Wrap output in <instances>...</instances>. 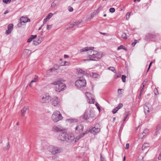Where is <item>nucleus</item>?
Here are the masks:
<instances>
[{
    "instance_id": "obj_1",
    "label": "nucleus",
    "mask_w": 161,
    "mask_h": 161,
    "mask_svg": "<svg viewBox=\"0 0 161 161\" xmlns=\"http://www.w3.org/2000/svg\"><path fill=\"white\" fill-rule=\"evenodd\" d=\"M94 47H86L81 49L79 51L80 53L87 51L88 57L86 59H84L83 61H95V58H100L102 56V54L93 49Z\"/></svg>"
},
{
    "instance_id": "obj_2",
    "label": "nucleus",
    "mask_w": 161,
    "mask_h": 161,
    "mask_svg": "<svg viewBox=\"0 0 161 161\" xmlns=\"http://www.w3.org/2000/svg\"><path fill=\"white\" fill-rule=\"evenodd\" d=\"M52 84L55 86V89L56 91L60 92L64 90L66 88V86L63 83V81L58 79L55 81Z\"/></svg>"
},
{
    "instance_id": "obj_3",
    "label": "nucleus",
    "mask_w": 161,
    "mask_h": 161,
    "mask_svg": "<svg viewBox=\"0 0 161 161\" xmlns=\"http://www.w3.org/2000/svg\"><path fill=\"white\" fill-rule=\"evenodd\" d=\"M58 138L59 140L62 141L72 142L74 139V136L72 134L63 132L59 135Z\"/></svg>"
},
{
    "instance_id": "obj_4",
    "label": "nucleus",
    "mask_w": 161,
    "mask_h": 161,
    "mask_svg": "<svg viewBox=\"0 0 161 161\" xmlns=\"http://www.w3.org/2000/svg\"><path fill=\"white\" fill-rule=\"evenodd\" d=\"M63 117L59 111L56 110L54 112L52 116V119L54 122H57L62 119Z\"/></svg>"
},
{
    "instance_id": "obj_5",
    "label": "nucleus",
    "mask_w": 161,
    "mask_h": 161,
    "mask_svg": "<svg viewBox=\"0 0 161 161\" xmlns=\"http://www.w3.org/2000/svg\"><path fill=\"white\" fill-rule=\"evenodd\" d=\"M49 149L50 152L53 155L57 154L63 152V149L62 148L53 146H49Z\"/></svg>"
},
{
    "instance_id": "obj_6",
    "label": "nucleus",
    "mask_w": 161,
    "mask_h": 161,
    "mask_svg": "<svg viewBox=\"0 0 161 161\" xmlns=\"http://www.w3.org/2000/svg\"><path fill=\"white\" fill-rule=\"evenodd\" d=\"M51 97L47 93H44L41 96L40 101L42 103H47L50 101Z\"/></svg>"
},
{
    "instance_id": "obj_7",
    "label": "nucleus",
    "mask_w": 161,
    "mask_h": 161,
    "mask_svg": "<svg viewBox=\"0 0 161 161\" xmlns=\"http://www.w3.org/2000/svg\"><path fill=\"white\" fill-rule=\"evenodd\" d=\"M50 103L51 105L54 107H58L60 106L61 100L58 97L54 96L50 100Z\"/></svg>"
},
{
    "instance_id": "obj_8",
    "label": "nucleus",
    "mask_w": 161,
    "mask_h": 161,
    "mask_svg": "<svg viewBox=\"0 0 161 161\" xmlns=\"http://www.w3.org/2000/svg\"><path fill=\"white\" fill-rule=\"evenodd\" d=\"M94 117V111L92 109H90L89 110H88L86 112L83 116V118L87 120L92 119Z\"/></svg>"
},
{
    "instance_id": "obj_9",
    "label": "nucleus",
    "mask_w": 161,
    "mask_h": 161,
    "mask_svg": "<svg viewBox=\"0 0 161 161\" xmlns=\"http://www.w3.org/2000/svg\"><path fill=\"white\" fill-rule=\"evenodd\" d=\"M86 80L82 78L77 80L75 82V85L78 88H81L86 86Z\"/></svg>"
},
{
    "instance_id": "obj_10",
    "label": "nucleus",
    "mask_w": 161,
    "mask_h": 161,
    "mask_svg": "<svg viewBox=\"0 0 161 161\" xmlns=\"http://www.w3.org/2000/svg\"><path fill=\"white\" fill-rule=\"evenodd\" d=\"M100 130V126L99 124H97L94 127L92 128L90 131V132L93 135H96L98 133Z\"/></svg>"
},
{
    "instance_id": "obj_11",
    "label": "nucleus",
    "mask_w": 161,
    "mask_h": 161,
    "mask_svg": "<svg viewBox=\"0 0 161 161\" xmlns=\"http://www.w3.org/2000/svg\"><path fill=\"white\" fill-rule=\"evenodd\" d=\"M65 128L63 127L60 125H54L53 127L52 130L56 132H61L65 131Z\"/></svg>"
},
{
    "instance_id": "obj_12",
    "label": "nucleus",
    "mask_w": 161,
    "mask_h": 161,
    "mask_svg": "<svg viewBox=\"0 0 161 161\" xmlns=\"http://www.w3.org/2000/svg\"><path fill=\"white\" fill-rule=\"evenodd\" d=\"M85 94L88 99V101L89 103H93L94 99L93 96L89 92H86Z\"/></svg>"
},
{
    "instance_id": "obj_13",
    "label": "nucleus",
    "mask_w": 161,
    "mask_h": 161,
    "mask_svg": "<svg viewBox=\"0 0 161 161\" xmlns=\"http://www.w3.org/2000/svg\"><path fill=\"white\" fill-rule=\"evenodd\" d=\"M149 106L150 105L148 104H145L144 106V111L146 114H148L151 110V108H149Z\"/></svg>"
},
{
    "instance_id": "obj_14",
    "label": "nucleus",
    "mask_w": 161,
    "mask_h": 161,
    "mask_svg": "<svg viewBox=\"0 0 161 161\" xmlns=\"http://www.w3.org/2000/svg\"><path fill=\"white\" fill-rule=\"evenodd\" d=\"M29 109V107L28 106H25L21 110V116L22 117H25V113Z\"/></svg>"
},
{
    "instance_id": "obj_15",
    "label": "nucleus",
    "mask_w": 161,
    "mask_h": 161,
    "mask_svg": "<svg viewBox=\"0 0 161 161\" xmlns=\"http://www.w3.org/2000/svg\"><path fill=\"white\" fill-rule=\"evenodd\" d=\"M83 129V126L82 125H79L77 126L75 129L76 133H79L81 132Z\"/></svg>"
},
{
    "instance_id": "obj_16",
    "label": "nucleus",
    "mask_w": 161,
    "mask_h": 161,
    "mask_svg": "<svg viewBox=\"0 0 161 161\" xmlns=\"http://www.w3.org/2000/svg\"><path fill=\"white\" fill-rule=\"evenodd\" d=\"M20 20L21 22L24 23L29 22L31 21L30 19H29L24 17H22L20 19Z\"/></svg>"
},
{
    "instance_id": "obj_17",
    "label": "nucleus",
    "mask_w": 161,
    "mask_h": 161,
    "mask_svg": "<svg viewBox=\"0 0 161 161\" xmlns=\"http://www.w3.org/2000/svg\"><path fill=\"white\" fill-rule=\"evenodd\" d=\"M149 145L148 143H145L143 145L142 149L143 150H145V149L147 151L148 150V148L149 147Z\"/></svg>"
},
{
    "instance_id": "obj_18",
    "label": "nucleus",
    "mask_w": 161,
    "mask_h": 161,
    "mask_svg": "<svg viewBox=\"0 0 161 161\" xmlns=\"http://www.w3.org/2000/svg\"><path fill=\"white\" fill-rule=\"evenodd\" d=\"M155 36L151 34H148L146 35V38L147 39L152 40V39L154 38Z\"/></svg>"
},
{
    "instance_id": "obj_19",
    "label": "nucleus",
    "mask_w": 161,
    "mask_h": 161,
    "mask_svg": "<svg viewBox=\"0 0 161 161\" xmlns=\"http://www.w3.org/2000/svg\"><path fill=\"white\" fill-rule=\"evenodd\" d=\"M124 90L122 89H119L118 90V96L121 97L123 92Z\"/></svg>"
},
{
    "instance_id": "obj_20",
    "label": "nucleus",
    "mask_w": 161,
    "mask_h": 161,
    "mask_svg": "<svg viewBox=\"0 0 161 161\" xmlns=\"http://www.w3.org/2000/svg\"><path fill=\"white\" fill-rule=\"evenodd\" d=\"M37 36L36 35H31L30 37L28 39L27 42H30L33 39L36 38Z\"/></svg>"
},
{
    "instance_id": "obj_21",
    "label": "nucleus",
    "mask_w": 161,
    "mask_h": 161,
    "mask_svg": "<svg viewBox=\"0 0 161 161\" xmlns=\"http://www.w3.org/2000/svg\"><path fill=\"white\" fill-rule=\"evenodd\" d=\"M146 82L144 81L141 86L140 89H141L140 92H141V93H142L143 91L144 86L146 84Z\"/></svg>"
},
{
    "instance_id": "obj_22",
    "label": "nucleus",
    "mask_w": 161,
    "mask_h": 161,
    "mask_svg": "<svg viewBox=\"0 0 161 161\" xmlns=\"http://www.w3.org/2000/svg\"><path fill=\"white\" fill-rule=\"evenodd\" d=\"M67 121L70 123L73 122H76L78 121V120L76 119H67Z\"/></svg>"
},
{
    "instance_id": "obj_23",
    "label": "nucleus",
    "mask_w": 161,
    "mask_h": 161,
    "mask_svg": "<svg viewBox=\"0 0 161 161\" xmlns=\"http://www.w3.org/2000/svg\"><path fill=\"white\" fill-rule=\"evenodd\" d=\"M82 137V135H80L79 136L76 137L74 139V140L72 141V142H76L78 140H79L80 138Z\"/></svg>"
},
{
    "instance_id": "obj_24",
    "label": "nucleus",
    "mask_w": 161,
    "mask_h": 161,
    "mask_svg": "<svg viewBox=\"0 0 161 161\" xmlns=\"http://www.w3.org/2000/svg\"><path fill=\"white\" fill-rule=\"evenodd\" d=\"M38 80V77L36 75H35L34 76V78L33 79L31 80L32 82H36Z\"/></svg>"
},
{
    "instance_id": "obj_25",
    "label": "nucleus",
    "mask_w": 161,
    "mask_h": 161,
    "mask_svg": "<svg viewBox=\"0 0 161 161\" xmlns=\"http://www.w3.org/2000/svg\"><path fill=\"white\" fill-rule=\"evenodd\" d=\"M41 42V41L38 39L37 41H33V44L34 45H37Z\"/></svg>"
},
{
    "instance_id": "obj_26",
    "label": "nucleus",
    "mask_w": 161,
    "mask_h": 161,
    "mask_svg": "<svg viewBox=\"0 0 161 161\" xmlns=\"http://www.w3.org/2000/svg\"><path fill=\"white\" fill-rule=\"evenodd\" d=\"M8 29L6 31L5 33L7 35H8L10 33V24L8 25Z\"/></svg>"
},
{
    "instance_id": "obj_27",
    "label": "nucleus",
    "mask_w": 161,
    "mask_h": 161,
    "mask_svg": "<svg viewBox=\"0 0 161 161\" xmlns=\"http://www.w3.org/2000/svg\"><path fill=\"white\" fill-rule=\"evenodd\" d=\"M108 69L110 71H113V72L115 73L116 71L114 67H110L108 68Z\"/></svg>"
},
{
    "instance_id": "obj_28",
    "label": "nucleus",
    "mask_w": 161,
    "mask_h": 161,
    "mask_svg": "<svg viewBox=\"0 0 161 161\" xmlns=\"http://www.w3.org/2000/svg\"><path fill=\"white\" fill-rule=\"evenodd\" d=\"M123 49L125 50H126V49H127L126 48L124 47V46L122 45L120 46H119L117 48V50H119L120 49Z\"/></svg>"
},
{
    "instance_id": "obj_29",
    "label": "nucleus",
    "mask_w": 161,
    "mask_h": 161,
    "mask_svg": "<svg viewBox=\"0 0 161 161\" xmlns=\"http://www.w3.org/2000/svg\"><path fill=\"white\" fill-rule=\"evenodd\" d=\"M77 71L78 74H83L85 72L84 71L80 69H78Z\"/></svg>"
},
{
    "instance_id": "obj_30",
    "label": "nucleus",
    "mask_w": 161,
    "mask_h": 161,
    "mask_svg": "<svg viewBox=\"0 0 161 161\" xmlns=\"http://www.w3.org/2000/svg\"><path fill=\"white\" fill-rule=\"evenodd\" d=\"M148 129H145L143 130V133H142V135H143L142 137L144 136L145 134L148 133Z\"/></svg>"
},
{
    "instance_id": "obj_31",
    "label": "nucleus",
    "mask_w": 161,
    "mask_h": 161,
    "mask_svg": "<svg viewBox=\"0 0 161 161\" xmlns=\"http://www.w3.org/2000/svg\"><path fill=\"white\" fill-rule=\"evenodd\" d=\"M53 15V14L52 13H50L46 16V18L49 20L52 17Z\"/></svg>"
},
{
    "instance_id": "obj_32",
    "label": "nucleus",
    "mask_w": 161,
    "mask_h": 161,
    "mask_svg": "<svg viewBox=\"0 0 161 161\" xmlns=\"http://www.w3.org/2000/svg\"><path fill=\"white\" fill-rule=\"evenodd\" d=\"M121 37L124 39H126L127 38L126 35L124 33H122L121 34Z\"/></svg>"
},
{
    "instance_id": "obj_33",
    "label": "nucleus",
    "mask_w": 161,
    "mask_h": 161,
    "mask_svg": "<svg viewBox=\"0 0 161 161\" xmlns=\"http://www.w3.org/2000/svg\"><path fill=\"white\" fill-rule=\"evenodd\" d=\"M126 76H125L124 75H122L121 79L122 80V81L123 82H125L126 81Z\"/></svg>"
},
{
    "instance_id": "obj_34",
    "label": "nucleus",
    "mask_w": 161,
    "mask_h": 161,
    "mask_svg": "<svg viewBox=\"0 0 161 161\" xmlns=\"http://www.w3.org/2000/svg\"><path fill=\"white\" fill-rule=\"evenodd\" d=\"M138 42H139V40H135L134 42L131 43V45L132 46L134 47L135 45Z\"/></svg>"
},
{
    "instance_id": "obj_35",
    "label": "nucleus",
    "mask_w": 161,
    "mask_h": 161,
    "mask_svg": "<svg viewBox=\"0 0 161 161\" xmlns=\"http://www.w3.org/2000/svg\"><path fill=\"white\" fill-rule=\"evenodd\" d=\"M130 13H131V12H130V13L128 12L127 13L126 15V19L128 20L130 18Z\"/></svg>"
},
{
    "instance_id": "obj_36",
    "label": "nucleus",
    "mask_w": 161,
    "mask_h": 161,
    "mask_svg": "<svg viewBox=\"0 0 161 161\" xmlns=\"http://www.w3.org/2000/svg\"><path fill=\"white\" fill-rule=\"evenodd\" d=\"M123 106V104L122 103H120L119 104L118 106H117L116 108L118 109H119L121 108Z\"/></svg>"
},
{
    "instance_id": "obj_37",
    "label": "nucleus",
    "mask_w": 161,
    "mask_h": 161,
    "mask_svg": "<svg viewBox=\"0 0 161 161\" xmlns=\"http://www.w3.org/2000/svg\"><path fill=\"white\" fill-rule=\"evenodd\" d=\"M100 161H106L105 158L104 157H103L102 154H100Z\"/></svg>"
},
{
    "instance_id": "obj_38",
    "label": "nucleus",
    "mask_w": 161,
    "mask_h": 161,
    "mask_svg": "<svg viewBox=\"0 0 161 161\" xmlns=\"http://www.w3.org/2000/svg\"><path fill=\"white\" fill-rule=\"evenodd\" d=\"M92 77L94 78H97L99 77V75L95 73H93Z\"/></svg>"
},
{
    "instance_id": "obj_39",
    "label": "nucleus",
    "mask_w": 161,
    "mask_h": 161,
    "mask_svg": "<svg viewBox=\"0 0 161 161\" xmlns=\"http://www.w3.org/2000/svg\"><path fill=\"white\" fill-rule=\"evenodd\" d=\"M3 3L6 4L10 3V0H3Z\"/></svg>"
},
{
    "instance_id": "obj_40",
    "label": "nucleus",
    "mask_w": 161,
    "mask_h": 161,
    "mask_svg": "<svg viewBox=\"0 0 161 161\" xmlns=\"http://www.w3.org/2000/svg\"><path fill=\"white\" fill-rule=\"evenodd\" d=\"M109 11L110 12L113 13L115 12V10L114 8H110Z\"/></svg>"
},
{
    "instance_id": "obj_41",
    "label": "nucleus",
    "mask_w": 161,
    "mask_h": 161,
    "mask_svg": "<svg viewBox=\"0 0 161 161\" xmlns=\"http://www.w3.org/2000/svg\"><path fill=\"white\" fill-rule=\"evenodd\" d=\"M118 109L116 108H115L113 110L112 113L113 114H115L118 111Z\"/></svg>"
},
{
    "instance_id": "obj_42",
    "label": "nucleus",
    "mask_w": 161,
    "mask_h": 161,
    "mask_svg": "<svg viewBox=\"0 0 161 161\" xmlns=\"http://www.w3.org/2000/svg\"><path fill=\"white\" fill-rule=\"evenodd\" d=\"M59 68V66L58 65H55L54 66L53 68L55 70H57Z\"/></svg>"
},
{
    "instance_id": "obj_43",
    "label": "nucleus",
    "mask_w": 161,
    "mask_h": 161,
    "mask_svg": "<svg viewBox=\"0 0 161 161\" xmlns=\"http://www.w3.org/2000/svg\"><path fill=\"white\" fill-rule=\"evenodd\" d=\"M161 128V125L160 124H159L158 125L156 128V130H159Z\"/></svg>"
},
{
    "instance_id": "obj_44",
    "label": "nucleus",
    "mask_w": 161,
    "mask_h": 161,
    "mask_svg": "<svg viewBox=\"0 0 161 161\" xmlns=\"http://www.w3.org/2000/svg\"><path fill=\"white\" fill-rule=\"evenodd\" d=\"M48 20L46 17L43 20V24L44 25L45 24H46Z\"/></svg>"
},
{
    "instance_id": "obj_45",
    "label": "nucleus",
    "mask_w": 161,
    "mask_h": 161,
    "mask_svg": "<svg viewBox=\"0 0 161 161\" xmlns=\"http://www.w3.org/2000/svg\"><path fill=\"white\" fill-rule=\"evenodd\" d=\"M129 143H126L125 145V149H128L129 148Z\"/></svg>"
},
{
    "instance_id": "obj_46",
    "label": "nucleus",
    "mask_w": 161,
    "mask_h": 161,
    "mask_svg": "<svg viewBox=\"0 0 161 161\" xmlns=\"http://www.w3.org/2000/svg\"><path fill=\"white\" fill-rule=\"evenodd\" d=\"M69 10L70 12H72L73 10V9L72 7H69Z\"/></svg>"
},
{
    "instance_id": "obj_47",
    "label": "nucleus",
    "mask_w": 161,
    "mask_h": 161,
    "mask_svg": "<svg viewBox=\"0 0 161 161\" xmlns=\"http://www.w3.org/2000/svg\"><path fill=\"white\" fill-rule=\"evenodd\" d=\"M96 105L97 108L98 109V110H99V111H100V108L99 106V105L98 104H97V103H96Z\"/></svg>"
},
{
    "instance_id": "obj_48",
    "label": "nucleus",
    "mask_w": 161,
    "mask_h": 161,
    "mask_svg": "<svg viewBox=\"0 0 161 161\" xmlns=\"http://www.w3.org/2000/svg\"><path fill=\"white\" fill-rule=\"evenodd\" d=\"M51 28V25H47V28L48 30H50Z\"/></svg>"
},
{
    "instance_id": "obj_49",
    "label": "nucleus",
    "mask_w": 161,
    "mask_h": 161,
    "mask_svg": "<svg viewBox=\"0 0 161 161\" xmlns=\"http://www.w3.org/2000/svg\"><path fill=\"white\" fill-rule=\"evenodd\" d=\"M120 75H115L114 76V78L116 79L117 78H118L119 77H120Z\"/></svg>"
},
{
    "instance_id": "obj_50",
    "label": "nucleus",
    "mask_w": 161,
    "mask_h": 161,
    "mask_svg": "<svg viewBox=\"0 0 161 161\" xmlns=\"http://www.w3.org/2000/svg\"><path fill=\"white\" fill-rule=\"evenodd\" d=\"M159 130H156V131L155 132L154 135H157L158 133V131Z\"/></svg>"
},
{
    "instance_id": "obj_51",
    "label": "nucleus",
    "mask_w": 161,
    "mask_h": 161,
    "mask_svg": "<svg viewBox=\"0 0 161 161\" xmlns=\"http://www.w3.org/2000/svg\"><path fill=\"white\" fill-rule=\"evenodd\" d=\"M152 62H151L150 63V64H149V67H148V69H147V72H148V70H149V69H150V67H151V64H152Z\"/></svg>"
},
{
    "instance_id": "obj_52",
    "label": "nucleus",
    "mask_w": 161,
    "mask_h": 161,
    "mask_svg": "<svg viewBox=\"0 0 161 161\" xmlns=\"http://www.w3.org/2000/svg\"><path fill=\"white\" fill-rule=\"evenodd\" d=\"M54 70H55V69H54V68H51L49 70V71H50V72H51L53 71H54Z\"/></svg>"
},
{
    "instance_id": "obj_53",
    "label": "nucleus",
    "mask_w": 161,
    "mask_h": 161,
    "mask_svg": "<svg viewBox=\"0 0 161 161\" xmlns=\"http://www.w3.org/2000/svg\"><path fill=\"white\" fill-rule=\"evenodd\" d=\"M13 25L12 24H11V31L13 29Z\"/></svg>"
},
{
    "instance_id": "obj_54",
    "label": "nucleus",
    "mask_w": 161,
    "mask_h": 161,
    "mask_svg": "<svg viewBox=\"0 0 161 161\" xmlns=\"http://www.w3.org/2000/svg\"><path fill=\"white\" fill-rule=\"evenodd\" d=\"M55 4L54 3H53L52 4L51 7H52L53 8H54L55 7Z\"/></svg>"
},
{
    "instance_id": "obj_55",
    "label": "nucleus",
    "mask_w": 161,
    "mask_h": 161,
    "mask_svg": "<svg viewBox=\"0 0 161 161\" xmlns=\"http://www.w3.org/2000/svg\"><path fill=\"white\" fill-rule=\"evenodd\" d=\"M33 82H31V81L30 83L29 84V86L30 87H31L32 86V84H33Z\"/></svg>"
},
{
    "instance_id": "obj_56",
    "label": "nucleus",
    "mask_w": 161,
    "mask_h": 161,
    "mask_svg": "<svg viewBox=\"0 0 161 161\" xmlns=\"http://www.w3.org/2000/svg\"><path fill=\"white\" fill-rule=\"evenodd\" d=\"M29 52L30 51L29 50L27 49L25 50L24 51V53H29Z\"/></svg>"
},
{
    "instance_id": "obj_57",
    "label": "nucleus",
    "mask_w": 161,
    "mask_h": 161,
    "mask_svg": "<svg viewBox=\"0 0 161 161\" xmlns=\"http://www.w3.org/2000/svg\"><path fill=\"white\" fill-rule=\"evenodd\" d=\"M69 57V56L65 54L64 55V58H68Z\"/></svg>"
},
{
    "instance_id": "obj_58",
    "label": "nucleus",
    "mask_w": 161,
    "mask_h": 161,
    "mask_svg": "<svg viewBox=\"0 0 161 161\" xmlns=\"http://www.w3.org/2000/svg\"><path fill=\"white\" fill-rule=\"evenodd\" d=\"M43 25H44V24H43L41 26V27H40L39 28V29H38V30H40L41 29H42V26H43Z\"/></svg>"
},
{
    "instance_id": "obj_59",
    "label": "nucleus",
    "mask_w": 161,
    "mask_h": 161,
    "mask_svg": "<svg viewBox=\"0 0 161 161\" xmlns=\"http://www.w3.org/2000/svg\"><path fill=\"white\" fill-rule=\"evenodd\" d=\"M142 94V93H141V92H140V94L138 96V98L139 99H140V98L141 97V95Z\"/></svg>"
},
{
    "instance_id": "obj_60",
    "label": "nucleus",
    "mask_w": 161,
    "mask_h": 161,
    "mask_svg": "<svg viewBox=\"0 0 161 161\" xmlns=\"http://www.w3.org/2000/svg\"><path fill=\"white\" fill-rule=\"evenodd\" d=\"M9 12V11H8V10H6V11L4 12V14H6L8 13V12Z\"/></svg>"
},
{
    "instance_id": "obj_61",
    "label": "nucleus",
    "mask_w": 161,
    "mask_h": 161,
    "mask_svg": "<svg viewBox=\"0 0 161 161\" xmlns=\"http://www.w3.org/2000/svg\"><path fill=\"white\" fill-rule=\"evenodd\" d=\"M158 158V159H159V160L161 159V153L160 154V156H159Z\"/></svg>"
},
{
    "instance_id": "obj_62",
    "label": "nucleus",
    "mask_w": 161,
    "mask_h": 161,
    "mask_svg": "<svg viewBox=\"0 0 161 161\" xmlns=\"http://www.w3.org/2000/svg\"><path fill=\"white\" fill-rule=\"evenodd\" d=\"M86 133H83L82 134H80V135H82V137L84 136L86 134Z\"/></svg>"
},
{
    "instance_id": "obj_63",
    "label": "nucleus",
    "mask_w": 161,
    "mask_h": 161,
    "mask_svg": "<svg viewBox=\"0 0 161 161\" xmlns=\"http://www.w3.org/2000/svg\"><path fill=\"white\" fill-rule=\"evenodd\" d=\"M8 145L7 146V148L6 149H8L9 147V142H8Z\"/></svg>"
},
{
    "instance_id": "obj_64",
    "label": "nucleus",
    "mask_w": 161,
    "mask_h": 161,
    "mask_svg": "<svg viewBox=\"0 0 161 161\" xmlns=\"http://www.w3.org/2000/svg\"><path fill=\"white\" fill-rule=\"evenodd\" d=\"M100 33L103 35H105L106 34V33H102V32H100Z\"/></svg>"
}]
</instances>
